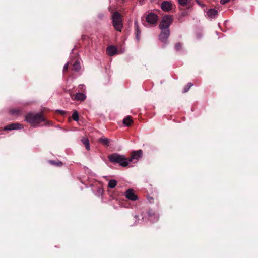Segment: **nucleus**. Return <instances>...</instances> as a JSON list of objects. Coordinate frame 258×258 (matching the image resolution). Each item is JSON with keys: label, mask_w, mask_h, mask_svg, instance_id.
I'll return each mask as SVG.
<instances>
[{"label": "nucleus", "mask_w": 258, "mask_h": 258, "mask_svg": "<svg viewBox=\"0 0 258 258\" xmlns=\"http://www.w3.org/2000/svg\"><path fill=\"white\" fill-rule=\"evenodd\" d=\"M25 120L33 127L38 126L42 122H46L42 113H29L25 116Z\"/></svg>", "instance_id": "f257e3e1"}, {"label": "nucleus", "mask_w": 258, "mask_h": 258, "mask_svg": "<svg viewBox=\"0 0 258 258\" xmlns=\"http://www.w3.org/2000/svg\"><path fill=\"white\" fill-rule=\"evenodd\" d=\"M109 161L114 163H118L122 167H126L128 164V159L124 155L113 153L108 156Z\"/></svg>", "instance_id": "f03ea898"}, {"label": "nucleus", "mask_w": 258, "mask_h": 258, "mask_svg": "<svg viewBox=\"0 0 258 258\" xmlns=\"http://www.w3.org/2000/svg\"><path fill=\"white\" fill-rule=\"evenodd\" d=\"M112 25L117 31L121 32L123 28L122 20L121 15L118 12H114L112 16Z\"/></svg>", "instance_id": "7ed1b4c3"}, {"label": "nucleus", "mask_w": 258, "mask_h": 258, "mask_svg": "<svg viewBox=\"0 0 258 258\" xmlns=\"http://www.w3.org/2000/svg\"><path fill=\"white\" fill-rule=\"evenodd\" d=\"M173 21L172 18L171 16L166 15L163 17L160 24L159 28L160 29H169V26Z\"/></svg>", "instance_id": "20e7f679"}, {"label": "nucleus", "mask_w": 258, "mask_h": 258, "mask_svg": "<svg viewBox=\"0 0 258 258\" xmlns=\"http://www.w3.org/2000/svg\"><path fill=\"white\" fill-rule=\"evenodd\" d=\"M143 156V151L142 150L133 151L132 153L131 157L128 159V163L131 162L136 163Z\"/></svg>", "instance_id": "39448f33"}, {"label": "nucleus", "mask_w": 258, "mask_h": 258, "mask_svg": "<svg viewBox=\"0 0 258 258\" xmlns=\"http://www.w3.org/2000/svg\"><path fill=\"white\" fill-rule=\"evenodd\" d=\"M146 20L149 24L156 25L158 20V16L155 13H150L147 15Z\"/></svg>", "instance_id": "423d86ee"}, {"label": "nucleus", "mask_w": 258, "mask_h": 258, "mask_svg": "<svg viewBox=\"0 0 258 258\" xmlns=\"http://www.w3.org/2000/svg\"><path fill=\"white\" fill-rule=\"evenodd\" d=\"M161 32L159 36V40L162 42H166L168 39L170 32L169 29H161Z\"/></svg>", "instance_id": "0eeeda50"}, {"label": "nucleus", "mask_w": 258, "mask_h": 258, "mask_svg": "<svg viewBox=\"0 0 258 258\" xmlns=\"http://www.w3.org/2000/svg\"><path fill=\"white\" fill-rule=\"evenodd\" d=\"M125 197L130 200L136 201L138 200V196L135 194L134 190L133 189H127L124 193Z\"/></svg>", "instance_id": "6e6552de"}, {"label": "nucleus", "mask_w": 258, "mask_h": 258, "mask_svg": "<svg viewBox=\"0 0 258 258\" xmlns=\"http://www.w3.org/2000/svg\"><path fill=\"white\" fill-rule=\"evenodd\" d=\"M70 95L71 96L72 99L73 100H76L78 101H83L86 98V94L84 93H76L75 94L73 95L74 97H72L71 94Z\"/></svg>", "instance_id": "1a4fd4ad"}, {"label": "nucleus", "mask_w": 258, "mask_h": 258, "mask_svg": "<svg viewBox=\"0 0 258 258\" xmlns=\"http://www.w3.org/2000/svg\"><path fill=\"white\" fill-rule=\"evenodd\" d=\"M23 128V125L19 123H12L4 127L5 130L11 131L13 130L22 129Z\"/></svg>", "instance_id": "9d476101"}, {"label": "nucleus", "mask_w": 258, "mask_h": 258, "mask_svg": "<svg viewBox=\"0 0 258 258\" xmlns=\"http://www.w3.org/2000/svg\"><path fill=\"white\" fill-rule=\"evenodd\" d=\"M161 8L164 11L168 12L172 8V4L168 1H164L161 5Z\"/></svg>", "instance_id": "9b49d317"}, {"label": "nucleus", "mask_w": 258, "mask_h": 258, "mask_svg": "<svg viewBox=\"0 0 258 258\" xmlns=\"http://www.w3.org/2000/svg\"><path fill=\"white\" fill-rule=\"evenodd\" d=\"M218 11L215 9H210L207 12V16L210 19H214L218 15Z\"/></svg>", "instance_id": "f8f14e48"}, {"label": "nucleus", "mask_w": 258, "mask_h": 258, "mask_svg": "<svg viewBox=\"0 0 258 258\" xmlns=\"http://www.w3.org/2000/svg\"><path fill=\"white\" fill-rule=\"evenodd\" d=\"M106 51L109 56H113L116 54L117 49L114 46H109L107 47Z\"/></svg>", "instance_id": "ddd939ff"}, {"label": "nucleus", "mask_w": 258, "mask_h": 258, "mask_svg": "<svg viewBox=\"0 0 258 258\" xmlns=\"http://www.w3.org/2000/svg\"><path fill=\"white\" fill-rule=\"evenodd\" d=\"M133 123V117L131 116H127L123 120V123L126 126H129Z\"/></svg>", "instance_id": "4468645a"}, {"label": "nucleus", "mask_w": 258, "mask_h": 258, "mask_svg": "<svg viewBox=\"0 0 258 258\" xmlns=\"http://www.w3.org/2000/svg\"><path fill=\"white\" fill-rule=\"evenodd\" d=\"M10 113L16 116H19L22 114V111L19 109H12L10 110Z\"/></svg>", "instance_id": "2eb2a0df"}, {"label": "nucleus", "mask_w": 258, "mask_h": 258, "mask_svg": "<svg viewBox=\"0 0 258 258\" xmlns=\"http://www.w3.org/2000/svg\"><path fill=\"white\" fill-rule=\"evenodd\" d=\"M82 143L84 145L86 149L88 151L90 150V144L89 140L86 137H83L81 139Z\"/></svg>", "instance_id": "dca6fc26"}, {"label": "nucleus", "mask_w": 258, "mask_h": 258, "mask_svg": "<svg viewBox=\"0 0 258 258\" xmlns=\"http://www.w3.org/2000/svg\"><path fill=\"white\" fill-rule=\"evenodd\" d=\"M135 28H136V33H137V34H136V38L139 40L140 39V34H141V31L139 29V26H138V22L136 21H135Z\"/></svg>", "instance_id": "f3484780"}, {"label": "nucleus", "mask_w": 258, "mask_h": 258, "mask_svg": "<svg viewBox=\"0 0 258 258\" xmlns=\"http://www.w3.org/2000/svg\"><path fill=\"white\" fill-rule=\"evenodd\" d=\"M81 68L80 63L79 61L76 60L73 65L72 70L75 71H78Z\"/></svg>", "instance_id": "a211bd4d"}, {"label": "nucleus", "mask_w": 258, "mask_h": 258, "mask_svg": "<svg viewBox=\"0 0 258 258\" xmlns=\"http://www.w3.org/2000/svg\"><path fill=\"white\" fill-rule=\"evenodd\" d=\"M117 185V181L115 180H110L108 182V186L110 188H114Z\"/></svg>", "instance_id": "6ab92c4d"}, {"label": "nucleus", "mask_w": 258, "mask_h": 258, "mask_svg": "<svg viewBox=\"0 0 258 258\" xmlns=\"http://www.w3.org/2000/svg\"><path fill=\"white\" fill-rule=\"evenodd\" d=\"M99 141L105 146L109 145V140L107 138H101L99 139Z\"/></svg>", "instance_id": "aec40b11"}, {"label": "nucleus", "mask_w": 258, "mask_h": 258, "mask_svg": "<svg viewBox=\"0 0 258 258\" xmlns=\"http://www.w3.org/2000/svg\"><path fill=\"white\" fill-rule=\"evenodd\" d=\"M78 89L80 91H82V93H84L86 94V86L84 84H80L78 86Z\"/></svg>", "instance_id": "412c9836"}, {"label": "nucleus", "mask_w": 258, "mask_h": 258, "mask_svg": "<svg viewBox=\"0 0 258 258\" xmlns=\"http://www.w3.org/2000/svg\"><path fill=\"white\" fill-rule=\"evenodd\" d=\"M72 117L73 119L75 121H78L79 120V115L78 112L77 111H74L72 114Z\"/></svg>", "instance_id": "4be33fe9"}, {"label": "nucleus", "mask_w": 258, "mask_h": 258, "mask_svg": "<svg viewBox=\"0 0 258 258\" xmlns=\"http://www.w3.org/2000/svg\"><path fill=\"white\" fill-rule=\"evenodd\" d=\"M193 86V84L192 83H188L187 85L183 89V93H186L187 92L189 89H190V88Z\"/></svg>", "instance_id": "5701e85b"}, {"label": "nucleus", "mask_w": 258, "mask_h": 258, "mask_svg": "<svg viewBox=\"0 0 258 258\" xmlns=\"http://www.w3.org/2000/svg\"><path fill=\"white\" fill-rule=\"evenodd\" d=\"M50 162L51 164L56 165L57 166H61L62 165V163L61 161L56 162L54 161H50Z\"/></svg>", "instance_id": "b1692460"}, {"label": "nucleus", "mask_w": 258, "mask_h": 258, "mask_svg": "<svg viewBox=\"0 0 258 258\" xmlns=\"http://www.w3.org/2000/svg\"><path fill=\"white\" fill-rule=\"evenodd\" d=\"M179 4L182 6H185L188 2V0H178Z\"/></svg>", "instance_id": "393cba45"}, {"label": "nucleus", "mask_w": 258, "mask_h": 258, "mask_svg": "<svg viewBox=\"0 0 258 258\" xmlns=\"http://www.w3.org/2000/svg\"><path fill=\"white\" fill-rule=\"evenodd\" d=\"M182 45L180 43H177L175 45V48L176 50L179 51L181 49Z\"/></svg>", "instance_id": "a878e982"}, {"label": "nucleus", "mask_w": 258, "mask_h": 258, "mask_svg": "<svg viewBox=\"0 0 258 258\" xmlns=\"http://www.w3.org/2000/svg\"><path fill=\"white\" fill-rule=\"evenodd\" d=\"M68 66H69V63H66L64 66H63V72L67 71L68 70Z\"/></svg>", "instance_id": "bb28decb"}, {"label": "nucleus", "mask_w": 258, "mask_h": 258, "mask_svg": "<svg viewBox=\"0 0 258 258\" xmlns=\"http://www.w3.org/2000/svg\"><path fill=\"white\" fill-rule=\"evenodd\" d=\"M149 216H151V214L149 213Z\"/></svg>", "instance_id": "cd10ccee"}, {"label": "nucleus", "mask_w": 258, "mask_h": 258, "mask_svg": "<svg viewBox=\"0 0 258 258\" xmlns=\"http://www.w3.org/2000/svg\"><path fill=\"white\" fill-rule=\"evenodd\" d=\"M61 111V112L62 113H63V111Z\"/></svg>", "instance_id": "c85d7f7f"}]
</instances>
